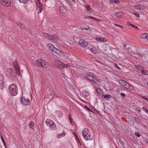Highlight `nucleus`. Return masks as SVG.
Listing matches in <instances>:
<instances>
[{"instance_id": "nucleus-19", "label": "nucleus", "mask_w": 148, "mask_h": 148, "mask_svg": "<svg viewBox=\"0 0 148 148\" xmlns=\"http://www.w3.org/2000/svg\"><path fill=\"white\" fill-rule=\"evenodd\" d=\"M49 40H56L58 39V36L56 35H51L50 37Z\"/></svg>"}, {"instance_id": "nucleus-36", "label": "nucleus", "mask_w": 148, "mask_h": 148, "mask_svg": "<svg viewBox=\"0 0 148 148\" xmlns=\"http://www.w3.org/2000/svg\"><path fill=\"white\" fill-rule=\"evenodd\" d=\"M136 67L138 70H140L142 68V67L141 65H137L136 66Z\"/></svg>"}, {"instance_id": "nucleus-57", "label": "nucleus", "mask_w": 148, "mask_h": 148, "mask_svg": "<svg viewBox=\"0 0 148 148\" xmlns=\"http://www.w3.org/2000/svg\"><path fill=\"white\" fill-rule=\"evenodd\" d=\"M126 44H123V47H126Z\"/></svg>"}, {"instance_id": "nucleus-2", "label": "nucleus", "mask_w": 148, "mask_h": 148, "mask_svg": "<svg viewBox=\"0 0 148 148\" xmlns=\"http://www.w3.org/2000/svg\"><path fill=\"white\" fill-rule=\"evenodd\" d=\"M88 130L85 128L82 130V134L84 138L86 140H91L93 139V136L90 133H88Z\"/></svg>"}, {"instance_id": "nucleus-52", "label": "nucleus", "mask_w": 148, "mask_h": 148, "mask_svg": "<svg viewBox=\"0 0 148 148\" xmlns=\"http://www.w3.org/2000/svg\"><path fill=\"white\" fill-rule=\"evenodd\" d=\"M78 144V145L79 146V147H81V143L80 142L78 143H77Z\"/></svg>"}, {"instance_id": "nucleus-40", "label": "nucleus", "mask_w": 148, "mask_h": 148, "mask_svg": "<svg viewBox=\"0 0 148 148\" xmlns=\"http://www.w3.org/2000/svg\"><path fill=\"white\" fill-rule=\"evenodd\" d=\"M19 25L21 29H23L24 28V25L21 23H20Z\"/></svg>"}, {"instance_id": "nucleus-10", "label": "nucleus", "mask_w": 148, "mask_h": 148, "mask_svg": "<svg viewBox=\"0 0 148 148\" xmlns=\"http://www.w3.org/2000/svg\"><path fill=\"white\" fill-rule=\"evenodd\" d=\"M54 49L53 52H54L60 56H61L63 55V52L60 49H58L56 47Z\"/></svg>"}, {"instance_id": "nucleus-53", "label": "nucleus", "mask_w": 148, "mask_h": 148, "mask_svg": "<svg viewBox=\"0 0 148 148\" xmlns=\"http://www.w3.org/2000/svg\"><path fill=\"white\" fill-rule=\"evenodd\" d=\"M110 2L111 3H113L114 2V0H110Z\"/></svg>"}, {"instance_id": "nucleus-42", "label": "nucleus", "mask_w": 148, "mask_h": 148, "mask_svg": "<svg viewBox=\"0 0 148 148\" xmlns=\"http://www.w3.org/2000/svg\"><path fill=\"white\" fill-rule=\"evenodd\" d=\"M126 24L127 25L129 26H132V24H131V23L129 22H126Z\"/></svg>"}, {"instance_id": "nucleus-1", "label": "nucleus", "mask_w": 148, "mask_h": 148, "mask_svg": "<svg viewBox=\"0 0 148 148\" xmlns=\"http://www.w3.org/2000/svg\"><path fill=\"white\" fill-rule=\"evenodd\" d=\"M8 90L10 94L12 96H16L18 93L17 87L14 84L10 85L8 88Z\"/></svg>"}, {"instance_id": "nucleus-12", "label": "nucleus", "mask_w": 148, "mask_h": 148, "mask_svg": "<svg viewBox=\"0 0 148 148\" xmlns=\"http://www.w3.org/2000/svg\"><path fill=\"white\" fill-rule=\"evenodd\" d=\"M134 8L137 10H143L145 9V6L142 4H138L134 5Z\"/></svg>"}, {"instance_id": "nucleus-56", "label": "nucleus", "mask_w": 148, "mask_h": 148, "mask_svg": "<svg viewBox=\"0 0 148 148\" xmlns=\"http://www.w3.org/2000/svg\"><path fill=\"white\" fill-rule=\"evenodd\" d=\"M4 146H5V148H7V146H6V144H3Z\"/></svg>"}, {"instance_id": "nucleus-58", "label": "nucleus", "mask_w": 148, "mask_h": 148, "mask_svg": "<svg viewBox=\"0 0 148 148\" xmlns=\"http://www.w3.org/2000/svg\"><path fill=\"white\" fill-rule=\"evenodd\" d=\"M62 75V77L64 78L65 77V75L63 74V75Z\"/></svg>"}, {"instance_id": "nucleus-38", "label": "nucleus", "mask_w": 148, "mask_h": 148, "mask_svg": "<svg viewBox=\"0 0 148 148\" xmlns=\"http://www.w3.org/2000/svg\"><path fill=\"white\" fill-rule=\"evenodd\" d=\"M135 120L137 122H139L140 121V119L138 117H135L134 118Z\"/></svg>"}, {"instance_id": "nucleus-30", "label": "nucleus", "mask_w": 148, "mask_h": 148, "mask_svg": "<svg viewBox=\"0 0 148 148\" xmlns=\"http://www.w3.org/2000/svg\"><path fill=\"white\" fill-rule=\"evenodd\" d=\"M44 36L47 38H48L49 40L50 37V36L51 35H49L47 33H45L44 34Z\"/></svg>"}, {"instance_id": "nucleus-46", "label": "nucleus", "mask_w": 148, "mask_h": 148, "mask_svg": "<svg viewBox=\"0 0 148 148\" xmlns=\"http://www.w3.org/2000/svg\"><path fill=\"white\" fill-rule=\"evenodd\" d=\"M76 140L77 143H78L80 142L79 140L77 137H76Z\"/></svg>"}, {"instance_id": "nucleus-50", "label": "nucleus", "mask_w": 148, "mask_h": 148, "mask_svg": "<svg viewBox=\"0 0 148 148\" xmlns=\"http://www.w3.org/2000/svg\"><path fill=\"white\" fill-rule=\"evenodd\" d=\"M132 26L133 27L137 29L138 28V27L137 26L135 25H132Z\"/></svg>"}, {"instance_id": "nucleus-14", "label": "nucleus", "mask_w": 148, "mask_h": 148, "mask_svg": "<svg viewBox=\"0 0 148 148\" xmlns=\"http://www.w3.org/2000/svg\"><path fill=\"white\" fill-rule=\"evenodd\" d=\"M59 10L62 15H64L66 14L67 11L65 8L63 6H60Z\"/></svg>"}, {"instance_id": "nucleus-37", "label": "nucleus", "mask_w": 148, "mask_h": 148, "mask_svg": "<svg viewBox=\"0 0 148 148\" xmlns=\"http://www.w3.org/2000/svg\"><path fill=\"white\" fill-rule=\"evenodd\" d=\"M84 108L87 110L88 111H89L90 112H92V111L90 109V108H88L87 106H84Z\"/></svg>"}, {"instance_id": "nucleus-5", "label": "nucleus", "mask_w": 148, "mask_h": 148, "mask_svg": "<svg viewBox=\"0 0 148 148\" xmlns=\"http://www.w3.org/2000/svg\"><path fill=\"white\" fill-rule=\"evenodd\" d=\"M55 65L58 68L62 69L65 67H69L71 66V64H66L60 61L56 60L55 61Z\"/></svg>"}, {"instance_id": "nucleus-23", "label": "nucleus", "mask_w": 148, "mask_h": 148, "mask_svg": "<svg viewBox=\"0 0 148 148\" xmlns=\"http://www.w3.org/2000/svg\"><path fill=\"white\" fill-rule=\"evenodd\" d=\"M56 114L57 116L59 118H62L63 116L62 113L60 111H56Z\"/></svg>"}, {"instance_id": "nucleus-3", "label": "nucleus", "mask_w": 148, "mask_h": 148, "mask_svg": "<svg viewBox=\"0 0 148 148\" xmlns=\"http://www.w3.org/2000/svg\"><path fill=\"white\" fill-rule=\"evenodd\" d=\"M35 64L36 66H41L43 68L47 67L48 66L47 62L41 59L36 60L35 62Z\"/></svg>"}, {"instance_id": "nucleus-49", "label": "nucleus", "mask_w": 148, "mask_h": 148, "mask_svg": "<svg viewBox=\"0 0 148 148\" xmlns=\"http://www.w3.org/2000/svg\"><path fill=\"white\" fill-rule=\"evenodd\" d=\"M121 96L123 97H125V94L123 93H121Z\"/></svg>"}, {"instance_id": "nucleus-20", "label": "nucleus", "mask_w": 148, "mask_h": 148, "mask_svg": "<svg viewBox=\"0 0 148 148\" xmlns=\"http://www.w3.org/2000/svg\"><path fill=\"white\" fill-rule=\"evenodd\" d=\"M83 96L85 97H87L89 95V92L86 90H84L82 93Z\"/></svg>"}, {"instance_id": "nucleus-15", "label": "nucleus", "mask_w": 148, "mask_h": 148, "mask_svg": "<svg viewBox=\"0 0 148 148\" xmlns=\"http://www.w3.org/2000/svg\"><path fill=\"white\" fill-rule=\"evenodd\" d=\"M79 43L83 47L85 48L88 45L87 42L84 40H80L79 42Z\"/></svg>"}, {"instance_id": "nucleus-22", "label": "nucleus", "mask_w": 148, "mask_h": 148, "mask_svg": "<svg viewBox=\"0 0 148 148\" xmlns=\"http://www.w3.org/2000/svg\"><path fill=\"white\" fill-rule=\"evenodd\" d=\"M86 9L88 12H93L91 8L90 5H87L86 6Z\"/></svg>"}, {"instance_id": "nucleus-21", "label": "nucleus", "mask_w": 148, "mask_h": 148, "mask_svg": "<svg viewBox=\"0 0 148 148\" xmlns=\"http://www.w3.org/2000/svg\"><path fill=\"white\" fill-rule=\"evenodd\" d=\"M115 15L118 19L121 18V13L119 12H116L115 14Z\"/></svg>"}, {"instance_id": "nucleus-39", "label": "nucleus", "mask_w": 148, "mask_h": 148, "mask_svg": "<svg viewBox=\"0 0 148 148\" xmlns=\"http://www.w3.org/2000/svg\"><path fill=\"white\" fill-rule=\"evenodd\" d=\"M1 140L3 142V144L6 143H5V140L3 138V136H1Z\"/></svg>"}, {"instance_id": "nucleus-51", "label": "nucleus", "mask_w": 148, "mask_h": 148, "mask_svg": "<svg viewBox=\"0 0 148 148\" xmlns=\"http://www.w3.org/2000/svg\"><path fill=\"white\" fill-rule=\"evenodd\" d=\"M137 111L139 113H140L141 112V110L140 109H137Z\"/></svg>"}, {"instance_id": "nucleus-25", "label": "nucleus", "mask_w": 148, "mask_h": 148, "mask_svg": "<svg viewBox=\"0 0 148 148\" xmlns=\"http://www.w3.org/2000/svg\"><path fill=\"white\" fill-rule=\"evenodd\" d=\"M103 98H105L106 100H108L109 99L111 98V95L109 94L104 95L103 96Z\"/></svg>"}, {"instance_id": "nucleus-29", "label": "nucleus", "mask_w": 148, "mask_h": 148, "mask_svg": "<svg viewBox=\"0 0 148 148\" xmlns=\"http://www.w3.org/2000/svg\"><path fill=\"white\" fill-rule=\"evenodd\" d=\"M7 73L12 74L13 73L12 69L11 68H9L7 69Z\"/></svg>"}, {"instance_id": "nucleus-13", "label": "nucleus", "mask_w": 148, "mask_h": 148, "mask_svg": "<svg viewBox=\"0 0 148 148\" xmlns=\"http://www.w3.org/2000/svg\"><path fill=\"white\" fill-rule=\"evenodd\" d=\"M85 77L86 78L93 82H95V81L96 79V78L91 75H85Z\"/></svg>"}, {"instance_id": "nucleus-26", "label": "nucleus", "mask_w": 148, "mask_h": 148, "mask_svg": "<svg viewBox=\"0 0 148 148\" xmlns=\"http://www.w3.org/2000/svg\"><path fill=\"white\" fill-rule=\"evenodd\" d=\"M34 125V122L32 121H31L29 123V125L30 128L31 129L33 130L34 129L33 128V127Z\"/></svg>"}, {"instance_id": "nucleus-34", "label": "nucleus", "mask_w": 148, "mask_h": 148, "mask_svg": "<svg viewBox=\"0 0 148 148\" xmlns=\"http://www.w3.org/2000/svg\"><path fill=\"white\" fill-rule=\"evenodd\" d=\"M65 136L64 133H62L60 134H59L58 135V138H60L62 137Z\"/></svg>"}, {"instance_id": "nucleus-45", "label": "nucleus", "mask_w": 148, "mask_h": 148, "mask_svg": "<svg viewBox=\"0 0 148 148\" xmlns=\"http://www.w3.org/2000/svg\"><path fill=\"white\" fill-rule=\"evenodd\" d=\"M89 29V27L88 26H87L86 28H83L82 29V30H88Z\"/></svg>"}, {"instance_id": "nucleus-18", "label": "nucleus", "mask_w": 148, "mask_h": 148, "mask_svg": "<svg viewBox=\"0 0 148 148\" xmlns=\"http://www.w3.org/2000/svg\"><path fill=\"white\" fill-rule=\"evenodd\" d=\"M95 39L97 41L101 42H107V40L106 39H105L103 38H98L96 37Z\"/></svg>"}, {"instance_id": "nucleus-27", "label": "nucleus", "mask_w": 148, "mask_h": 148, "mask_svg": "<svg viewBox=\"0 0 148 148\" xmlns=\"http://www.w3.org/2000/svg\"><path fill=\"white\" fill-rule=\"evenodd\" d=\"M4 82H0V89H3L4 88Z\"/></svg>"}, {"instance_id": "nucleus-6", "label": "nucleus", "mask_w": 148, "mask_h": 148, "mask_svg": "<svg viewBox=\"0 0 148 148\" xmlns=\"http://www.w3.org/2000/svg\"><path fill=\"white\" fill-rule=\"evenodd\" d=\"M45 123L48 126H49L51 129L55 130L56 129V126L54 122L49 119L46 120Z\"/></svg>"}, {"instance_id": "nucleus-7", "label": "nucleus", "mask_w": 148, "mask_h": 148, "mask_svg": "<svg viewBox=\"0 0 148 148\" xmlns=\"http://www.w3.org/2000/svg\"><path fill=\"white\" fill-rule=\"evenodd\" d=\"M13 66L16 74H21L22 73V71H21L18 66V62L16 60H14L13 63Z\"/></svg>"}, {"instance_id": "nucleus-17", "label": "nucleus", "mask_w": 148, "mask_h": 148, "mask_svg": "<svg viewBox=\"0 0 148 148\" xmlns=\"http://www.w3.org/2000/svg\"><path fill=\"white\" fill-rule=\"evenodd\" d=\"M140 37L142 38L148 40V33H142L140 35Z\"/></svg>"}, {"instance_id": "nucleus-35", "label": "nucleus", "mask_w": 148, "mask_h": 148, "mask_svg": "<svg viewBox=\"0 0 148 148\" xmlns=\"http://www.w3.org/2000/svg\"><path fill=\"white\" fill-rule=\"evenodd\" d=\"M142 109L145 112L147 113L148 114V110L147 108L144 107H143Z\"/></svg>"}, {"instance_id": "nucleus-48", "label": "nucleus", "mask_w": 148, "mask_h": 148, "mask_svg": "<svg viewBox=\"0 0 148 148\" xmlns=\"http://www.w3.org/2000/svg\"><path fill=\"white\" fill-rule=\"evenodd\" d=\"M114 2L115 3H119V0H115L114 1Z\"/></svg>"}, {"instance_id": "nucleus-9", "label": "nucleus", "mask_w": 148, "mask_h": 148, "mask_svg": "<svg viewBox=\"0 0 148 148\" xmlns=\"http://www.w3.org/2000/svg\"><path fill=\"white\" fill-rule=\"evenodd\" d=\"M1 4L6 7H8L11 5L10 0H0Z\"/></svg>"}, {"instance_id": "nucleus-33", "label": "nucleus", "mask_w": 148, "mask_h": 148, "mask_svg": "<svg viewBox=\"0 0 148 148\" xmlns=\"http://www.w3.org/2000/svg\"><path fill=\"white\" fill-rule=\"evenodd\" d=\"M97 91L99 95H100L102 93V91L100 88H97Z\"/></svg>"}, {"instance_id": "nucleus-43", "label": "nucleus", "mask_w": 148, "mask_h": 148, "mask_svg": "<svg viewBox=\"0 0 148 148\" xmlns=\"http://www.w3.org/2000/svg\"><path fill=\"white\" fill-rule=\"evenodd\" d=\"M135 135L136 136H137L138 137H139L140 136V134H138V132H135Z\"/></svg>"}, {"instance_id": "nucleus-41", "label": "nucleus", "mask_w": 148, "mask_h": 148, "mask_svg": "<svg viewBox=\"0 0 148 148\" xmlns=\"http://www.w3.org/2000/svg\"><path fill=\"white\" fill-rule=\"evenodd\" d=\"M114 25L116 26H118L119 27L123 28V27L121 26V25L117 24H114Z\"/></svg>"}, {"instance_id": "nucleus-55", "label": "nucleus", "mask_w": 148, "mask_h": 148, "mask_svg": "<svg viewBox=\"0 0 148 148\" xmlns=\"http://www.w3.org/2000/svg\"><path fill=\"white\" fill-rule=\"evenodd\" d=\"M146 140V142L148 144V139H145Z\"/></svg>"}, {"instance_id": "nucleus-61", "label": "nucleus", "mask_w": 148, "mask_h": 148, "mask_svg": "<svg viewBox=\"0 0 148 148\" xmlns=\"http://www.w3.org/2000/svg\"><path fill=\"white\" fill-rule=\"evenodd\" d=\"M18 75V76L21 77V75H20V74Z\"/></svg>"}, {"instance_id": "nucleus-11", "label": "nucleus", "mask_w": 148, "mask_h": 148, "mask_svg": "<svg viewBox=\"0 0 148 148\" xmlns=\"http://www.w3.org/2000/svg\"><path fill=\"white\" fill-rule=\"evenodd\" d=\"M36 4L39 8V11L38 12V13H40L42 10L43 8L42 5L40 3V0H37L36 2Z\"/></svg>"}, {"instance_id": "nucleus-59", "label": "nucleus", "mask_w": 148, "mask_h": 148, "mask_svg": "<svg viewBox=\"0 0 148 148\" xmlns=\"http://www.w3.org/2000/svg\"><path fill=\"white\" fill-rule=\"evenodd\" d=\"M94 19L96 20V21H99V20L97 18H94Z\"/></svg>"}, {"instance_id": "nucleus-54", "label": "nucleus", "mask_w": 148, "mask_h": 148, "mask_svg": "<svg viewBox=\"0 0 148 148\" xmlns=\"http://www.w3.org/2000/svg\"><path fill=\"white\" fill-rule=\"evenodd\" d=\"M88 17L89 18H90L94 19L95 18H94L93 17H92V16H89Z\"/></svg>"}, {"instance_id": "nucleus-28", "label": "nucleus", "mask_w": 148, "mask_h": 148, "mask_svg": "<svg viewBox=\"0 0 148 148\" xmlns=\"http://www.w3.org/2000/svg\"><path fill=\"white\" fill-rule=\"evenodd\" d=\"M29 0H18V1L21 3L24 4H26L29 1Z\"/></svg>"}, {"instance_id": "nucleus-24", "label": "nucleus", "mask_w": 148, "mask_h": 148, "mask_svg": "<svg viewBox=\"0 0 148 148\" xmlns=\"http://www.w3.org/2000/svg\"><path fill=\"white\" fill-rule=\"evenodd\" d=\"M90 50L93 53L95 54L97 53V50L94 48H91Z\"/></svg>"}, {"instance_id": "nucleus-62", "label": "nucleus", "mask_w": 148, "mask_h": 148, "mask_svg": "<svg viewBox=\"0 0 148 148\" xmlns=\"http://www.w3.org/2000/svg\"><path fill=\"white\" fill-rule=\"evenodd\" d=\"M147 85L148 86V82H147Z\"/></svg>"}, {"instance_id": "nucleus-44", "label": "nucleus", "mask_w": 148, "mask_h": 148, "mask_svg": "<svg viewBox=\"0 0 148 148\" xmlns=\"http://www.w3.org/2000/svg\"><path fill=\"white\" fill-rule=\"evenodd\" d=\"M69 120H70V121L71 123H72V119H71V116L70 115H69Z\"/></svg>"}, {"instance_id": "nucleus-60", "label": "nucleus", "mask_w": 148, "mask_h": 148, "mask_svg": "<svg viewBox=\"0 0 148 148\" xmlns=\"http://www.w3.org/2000/svg\"><path fill=\"white\" fill-rule=\"evenodd\" d=\"M116 66L118 68H119V67L117 66V65L116 64Z\"/></svg>"}, {"instance_id": "nucleus-8", "label": "nucleus", "mask_w": 148, "mask_h": 148, "mask_svg": "<svg viewBox=\"0 0 148 148\" xmlns=\"http://www.w3.org/2000/svg\"><path fill=\"white\" fill-rule=\"evenodd\" d=\"M20 101L21 102V103L25 106L29 105L30 103V100L28 98L22 97Z\"/></svg>"}, {"instance_id": "nucleus-47", "label": "nucleus", "mask_w": 148, "mask_h": 148, "mask_svg": "<svg viewBox=\"0 0 148 148\" xmlns=\"http://www.w3.org/2000/svg\"><path fill=\"white\" fill-rule=\"evenodd\" d=\"M133 14L137 17H139V15L138 14L136 13H133Z\"/></svg>"}, {"instance_id": "nucleus-32", "label": "nucleus", "mask_w": 148, "mask_h": 148, "mask_svg": "<svg viewBox=\"0 0 148 148\" xmlns=\"http://www.w3.org/2000/svg\"><path fill=\"white\" fill-rule=\"evenodd\" d=\"M4 78L2 75H0V82H4Z\"/></svg>"}, {"instance_id": "nucleus-63", "label": "nucleus", "mask_w": 148, "mask_h": 148, "mask_svg": "<svg viewBox=\"0 0 148 148\" xmlns=\"http://www.w3.org/2000/svg\"><path fill=\"white\" fill-rule=\"evenodd\" d=\"M84 1V0H83Z\"/></svg>"}, {"instance_id": "nucleus-16", "label": "nucleus", "mask_w": 148, "mask_h": 148, "mask_svg": "<svg viewBox=\"0 0 148 148\" xmlns=\"http://www.w3.org/2000/svg\"><path fill=\"white\" fill-rule=\"evenodd\" d=\"M47 46L49 49L53 52L54 51V49L55 48V46L51 43L48 44L47 45Z\"/></svg>"}, {"instance_id": "nucleus-4", "label": "nucleus", "mask_w": 148, "mask_h": 148, "mask_svg": "<svg viewBox=\"0 0 148 148\" xmlns=\"http://www.w3.org/2000/svg\"><path fill=\"white\" fill-rule=\"evenodd\" d=\"M119 83L121 86L123 87L126 89L132 90L133 89V87L132 86L130 85L129 84L124 80L120 79L119 81Z\"/></svg>"}, {"instance_id": "nucleus-31", "label": "nucleus", "mask_w": 148, "mask_h": 148, "mask_svg": "<svg viewBox=\"0 0 148 148\" xmlns=\"http://www.w3.org/2000/svg\"><path fill=\"white\" fill-rule=\"evenodd\" d=\"M140 73L144 74H147L148 73V71L146 70H142L141 71Z\"/></svg>"}]
</instances>
